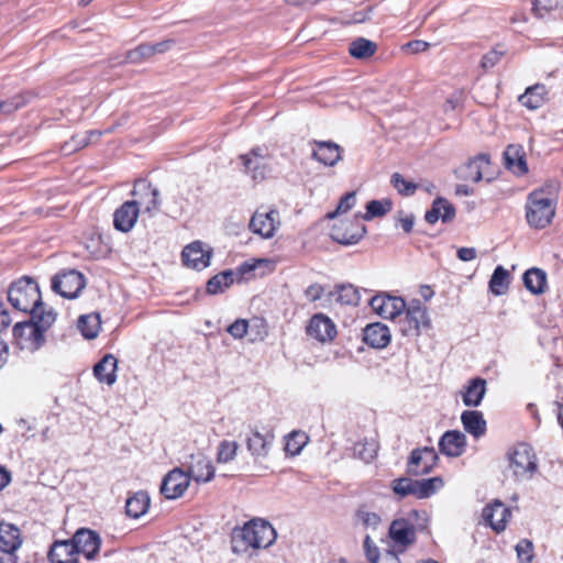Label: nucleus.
<instances>
[{"label":"nucleus","mask_w":563,"mask_h":563,"mask_svg":"<svg viewBox=\"0 0 563 563\" xmlns=\"http://www.w3.org/2000/svg\"><path fill=\"white\" fill-rule=\"evenodd\" d=\"M277 533L273 526L263 519H252L231 534V550L238 555L252 556L256 550L269 548Z\"/></svg>","instance_id":"nucleus-1"},{"label":"nucleus","mask_w":563,"mask_h":563,"mask_svg":"<svg viewBox=\"0 0 563 563\" xmlns=\"http://www.w3.org/2000/svg\"><path fill=\"white\" fill-rule=\"evenodd\" d=\"M8 300L14 309L29 312L41 303L40 287L33 278L23 276L10 285Z\"/></svg>","instance_id":"nucleus-2"},{"label":"nucleus","mask_w":563,"mask_h":563,"mask_svg":"<svg viewBox=\"0 0 563 563\" xmlns=\"http://www.w3.org/2000/svg\"><path fill=\"white\" fill-rule=\"evenodd\" d=\"M525 209L529 227L541 230L551 224L556 206L550 199L541 198L539 192H530Z\"/></svg>","instance_id":"nucleus-3"},{"label":"nucleus","mask_w":563,"mask_h":563,"mask_svg":"<svg viewBox=\"0 0 563 563\" xmlns=\"http://www.w3.org/2000/svg\"><path fill=\"white\" fill-rule=\"evenodd\" d=\"M443 484V479L438 476L421 481L401 477L393 481L391 488L400 497L411 495L418 499H423L435 494Z\"/></svg>","instance_id":"nucleus-4"},{"label":"nucleus","mask_w":563,"mask_h":563,"mask_svg":"<svg viewBox=\"0 0 563 563\" xmlns=\"http://www.w3.org/2000/svg\"><path fill=\"white\" fill-rule=\"evenodd\" d=\"M398 329L405 336H418L422 327H429L427 309L419 300L409 305L398 317Z\"/></svg>","instance_id":"nucleus-5"},{"label":"nucleus","mask_w":563,"mask_h":563,"mask_svg":"<svg viewBox=\"0 0 563 563\" xmlns=\"http://www.w3.org/2000/svg\"><path fill=\"white\" fill-rule=\"evenodd\" d=\"M85 287V276L76 269L63 271L52 278V290L67 299L77 298Z\"/></svg>","instance_id":"nucleus-6"},{"label":"nucleus","mask_w":563,"mask_h":563,"mask_svg":"<svg viewBox=\"0 0 563 563\" xmlns=\"http://www.w3.org/2000/svg\"><path fill=\"white\" fill-rule=\"evenodd\" d=\"M22 545L20 529L4 521L0 522V563H18L16 551Z\"/></svg>","instance_id":"nucleus-7"},{"label":"nucleus","mask_w":563,"mask_h":563,"mask_svg":"<svg viewBox=\"0 0 563 563\" xmlns=\"http://www.w3.org/2000/svg\"><path fill=\"white\" fill-rule=\"evenodd\" d=\"M244 170L254 181H262L271 172L269 153L266 147L256 146L240 156Z\"/></svg>","instance_id":"nucleus-8"},{"label":"nucleus","mask_w":563,"mask_h":563,"mask_svg":"<svg viewBox=\"0 0 563 563\" xmlns=\"http://www.w3.org/2000/svg\"><path fill=\"white\" fill-rule=\"evenodd\" d=\"M509 467L516 477H531L538 467L532 448L526 443L516 445L509 454Z\"/></svg>","instance_id":"nucleus-9"},{"label":"nucleus","mask_w":563,"mask_h":563,"mask_svg":"<svg viewBox=\"0 0 563 563\" xmlns=\"http://www.w3.org/2000/svg\"><path fill=\"white\" fill-rule=\"evenodd\" d=\"M366 233V228L361 223L360 217L335 223L330 230L331 239L342 245L358 243Z\"/></svg>","instance_id":"nucleus-10"},{"label":"nucleus","mask_w":563,"mask_h":563,"mask_svg":"<svg viewBox=\"0 0 563 563\" xmlns=\"http://www.w3.org/2000/svg\"><path fill=\"white\" fill-rule=\"evenodd\" d=\"M439 462L438 453L433 446H424L411 451L407 462V474L420 476L429 474Z\"/></svg>","instance_id":"nucleus-11"},{"label":"nucleus","mask_w":563,"mask_h":563,"mask_svg":"<svg viewBox=\"0 0 563 563\" xmlns=\"http://www.w3.org/2000/svg\"><path fill=\"white\" fill-rule=\"evenodd\" d=\"M13 336L21 350L37 351L45 343V335L30 320L13 327Z\"/></svg>","instance_id":"nucleus-12"},{"label":"nucleus","mask_w":563,"mask_h":563,"mask_svg":"<svg viewBox=\"0 0 563 563\" xmlns=\"http://www.w3.org/2000/svg\"><path fill=\"white\" fill-rule=\"evenodd\" d=\"M77 555L82 554L87 560H93L101 548L100 534L88 528L78 529L70 539Z\"/></svg>","instance_id":"nucleus-13"},{"label":"nucleus","mask_w":563,"mask_h":563,"mask_svg":"<svg viewBox=\"0 0 563 563\" xmlns=\"http://www.w3.org/2000/svg\"><path fill=\"white\" fill-rule=\"evenodd\" d=\"M279 225V212L275 209H257L251 218L250 229L264 239L274 236Z\"/></svg>","instance_id":"nucleus-14"},{"label":"nucleus","mask_w":563,"mask_h":563,"mask_svg":"<svg viewBox=\"0 0 563 563\" xmlns=\"http://www.w3.org/2000/svg\"><path fill=\"white\" fill-rule=\"evenodd\" d=\"M372 309L385 319H397L406 309L405 300L401 297L382 292L369 300Z\"/></svg>","instance_id":"nucleus-15"},{"label":"nucleus","mask_w":563,"mask_h":563,"mask_svg":"<svg viewBox=\"0 0 563 563\" xmlns=\"http://www.w3.org/2000/svg\"><path fill=\"white\" fill-rule=\"evenodd\" d=\"M132 196L137 197L136 200H142L144 203H140V208L143 207V211L153 217L159 209V190L152 186L151 183L144 179H137L134 183Z\"/></svg>","instance_id":"nucleus-16"},{"label":"nucleus","mask_w":563,"mask_h":563,"mask_svg":"<svg viewBox=\"0 0 563 563\" xmlns=\"http://www.w3.org/2000/svg\"><path fill=\"white\" fill-rule=\"evenodd\" d=\"M140 203H144V201L129 200L114 211L113 225L115 230L126 233L134 228L140 214Z\"/></svg>","instance_id":"nucleus-17"},{"label":"nucleus","mask_w":563,"mask_h":563,"mask_svg":"<svg viewBox=\"0 0 563 563\" xmlns=\"http://www.w3.org/2000/svg\"><path fill=\"white\" fill-rule=\"evenodd\" d=\"M190 483L189 475L180 468H174L163 479L161 493L167 499H176L187 490Z\"/></svg>","instance_id":"nucleus-18"},{"label":"nucleus","mask_w":563,"mask_h":563,"mask_svg":"<svg viewBox=\"0 0 563 563\" xmlns=\"http://www.w3.org/2000/svg\"><path fill=\"white\" fill-rule=\"evenodd\" d=\"M307 334L319 342H330L336 336V327L328 316L316 313L309 320Z\"/></svg>","instance_id":"nucleus-19"},{"label":"nucleus","mask_w":563,"mask_h":563,"mask_svg":"<svg viewBox=\"0 0 563 563\" xmlns=\"http://www.w3.org/2000/svg\"><path fill=\"white\" fill-rule=\"evenodd\" d=\"M211 252L203 250L200 241L188 244L181 252V260L185 266L201 271L209 266Z\"/></svg>","instance_id":"nucleus-20"},{"label":"nucleus","mask_w":563,"mask_h":563,"mask_svg":"<svg viewBox=\"0 0 563 563\" xmlns=\"http://www.w3.org/2000/svg\"><path fill=\"white\" fill-rule=\"evenodd\" d=\"M274 435L262 434L256 427L250 426L245 439L246 449L255 460L266 459L269 454Z\"/></svg>","instance_id":"nucleus-21"},{"label":"nucleus","mask_w":563,"mask_h":563,"mask_svg":"<svg viewBox=\"0 0 563 563\" xmlns=\"http://www.w3.org/2000/svg\"><path fill=\"white\" fill-rule=\"evenodd\" d=\"M311 157L325 166H334L341 161L342 148L332 141H313Z\"/></svg>","instance_id":"nucleus-22"},{"label":"nucleus","mask_w":563,"mask_h":563,"mask_svg":"<svg viewBox=\"0 0 563 563\" xmlns=\"http://www.w3.org/2000/svg\"><path fill=\"white\" fill-rule=\"evenodd\" d=\"M189 478L195 479L196 482H210L214 476V467L212 462L202 453H197L190 455V461L188 462V472Z\"/></svg>","instance_id":"nucleus-23"},{"label":"nucleus","mask_w":563,"mask_h":563,"mask_svg":"<svg viewBox=\"0 0 563 563\" xmlns=\"http://www.w3.org/2000/svg\"><path fill=\"white\" fill-rule=\"evenodd\" d=\"M510 510L500 500H494L483 509V519L497 532L506 529Z\"/></svg>","instance_id":"nucleus-24"},{"label":"nucleus","mask_w":563,"mask_h":563,"mask_svg":"<svg viewBox=\"0 0 563 563\" xmlns=\"http://www.w3.org/2000/svg\"><path fill=\"white\" fill-rule=\"evenodd\" d=\"M466 448V437L457 430L446 431L439 441V450L451 457L461 456Z\"/></svg>","instance_id":"nucleus-25"},{"label":"nucleus","mask_w":563,"mask_h":563,"mask_svg":"<svg viewBox=\"0 0 563 563\" xmlns=\"http://www.w3.org/2000/svg\"><path fill=\"white\" fill-rule=\"evenodd\" d=\"M47 559L51 563H80L71 540H56L49 548Z\"/></svg>","instance_id":"nucleus-26"},{"label":"nucleus","mask_w":563,"mask_h":563,"mask_svg":"<svg viewBox=\"0 0 563 563\" xmlns=\"http://www.w3.org/2000/svg\"><path fill=\"white\" fill-rule=\"evenodd\" d=\"M490 165L489 155L478 154L459 169V177L464 180L478 183L483 179L485 169Z\"/></svg>","instance_id":"nucleus-27"},{"label":"nucleus","mask_w":563,"mask_h":563,"mask_svg":"<svg viewBox=\"0 0 563 563\" xmlns=\"http://www.w3.org/2000/svg\"><path fill=\"white\" fill-rule=\"evenodd\" d=\"M363 340L374 349H384L390 342V331L380 322L371 323L363 330Z\"/></svg>","instance_id":"nucleus-28"},{"label":"nucleus","mask_w":563,"mask_h":563,"mask_svg":"<svg viewBox=\"0 0 563 563\" xmlns=\"http://www.w3.org/2000/svg\"><path fill=\"white\" fill-rule=\"evenodd\" d=\"M505 167L517 175H523L528 172L525 158L523 147L519 144H510L504 152Z\"/></svg>","instance_id":"nucleus-29"},{"label":"nucleus","mask_w":563,"mask_h":563,"mask_svg":"<svg viewBox=\"0 0 563 563\" xmlns=\"http://www.w3.org/2000/svg\"><path fill=\"white\" fill-rule=\"evenodd\" d=\"M455 217V208L445 198L438 197L433 200L430 210L426 212L424 219L428 223L434 224L439 219L442 222H450Z\"/></svg>","instance_id":"nucleus-30"},{"label":"nucleus","mask_w":563,"mask_h":563,"mask_svg":"<svg viewBox=\"0 0 563 563\" xmlns=\"http://www.w3.org/2000/svg\"><path fill=\"white\" fill-rule=\"evenodd\" d=\"M118 360L112 354H106L95 366L93 375L100 382L111 386L117 380Z\"/></svg>","instance_id":"nucleus-31"},{"label":"nucleus","mask_w":563,"mask_h":563,"mask_svg":"<svg viewBox=\"0 0 563 563\" xmlns=\"http://www.w3.org/2000/svg\"><path fill=\"white\" fill-rule=\"evenodd\" d=\"M461 421L464 430L475 439L486 433V420L481 411L465 410L461 415Z\"/></svg>","instance_id":"nucleus-32"},{"label":"nucleus","mask_w":563,"mask_h":563,"mask_svg":"<svg viewBox=\"0 0 563 563\" xmlns=\"http://www.w3.org/2000/svg\"><path fill=\"white\" fill-rule=\"evenodd\" d=\"M389 536L397 544L402 547L413 543L416 539L413 526L405 519H398L391 522Z\"/></svg>","instance_id":"nucleus-33"},{"label":"nucleus","mask_w":563,"mask_h":563,"mask_svg":"<svg viewBox=\"0 0 563 563\" xmlns=\"http://www.w3.org/2000/svg\"><path fill=\"white\" fill-rule=\"evenodd\" d=\"M486 393V380L481 377L472 378L462 391L463 404L467 407H478Z\"/></svg>","instance_id":"nucleus-34"},{"label":"nucleus","mask_w":563,"mask_h":563,"mask_svg":"<svg viewBox=\"0 0 563 563\" xmlns=\"http://www.w3.org/2000/svg\"><path fill=\"white\" fill-rule=\"evenodd\" d=\"M548 90L544 85L537 84L526 89L525 93L519 97L522 106L530 110L541 108L547 101Z\"/></svg>","instance_id":"nucleus-35"},{"label":"nucleus","mask_w":563,"mask_h":563,"mask_svg":"<svg viewBox=\"0 0 563 563\" xmlns=\"http://www.w3.org/2000/svg\"><path fill=\"white\" fill-rule=\"evenodd\" d=\"M29 313L31 314L30 321L35 324L43 334L52 327L57 316L53 308H47L42 301L38 303V307H34Z\"/></svg>","instance_id":"nucleus-36"},{"label":"nucleus","mask_w":563,"mask_h":563,"mask_svg":"<svg viewBox=\"0 0 563 563\" xmlns=\"http://www.w3.org/2000/svg\"><path fill=\"white\" fill-rule=\"evenodd\" d=\"M150 507V496L146 492H137L126 499L125 512L131 518H140Z\"/></svg>","instance_id":"nucleus-37"},{"label":"nucleus","mask_w":563,"mask_h":563,"mask_svg":"<svg viewBox=\"0 0 563 563\" xmlns=\"http://www.w3.org/2000/svg\"><path fill=\"white\" fill-rule=\"evenodd\" d=\"M523 284L526 288L534 295H540L547 288V274L544 271L532 267L523 274Z\"/></svg>","instance_id":"nucleus-38"},{"label":"nucleus","mask_w":563,"mask_h":563,"mask_svg":"<svg viewBox=\"0 0 563 563\" xmlns=\"http://www.w3.org/2000/svg\"><path fill=\"white\" fill-rule=\"evenodd\" d=\"M377 51V44L365 37H357L350 43L349 53L356 59H367Z\"/></svg>","instance_id":"nucleus-39"},{"label":"nucleus","mask_w":563,"mask_h":563,"mask_svg":"<svg viewBox=\"0 0 563 563\" xmlns=\"http://www.w3.org/2000/svg\"><path fill=\"white\" fill-rule=\"evenodd\" d=\"M77 327L85 339H95L101 328L100 316L98 313L80 316Z\"/></svg>","instance_id":"nucleus-40"},{"label":"nucleus","mask_w":563,"mask_h":563,"mask_svg":"<svg viewBox=\"0 0 563 563\" xmlns=\"http://www.w3.org/2000/svg\"><path fill=\"white\" fill-rule=\"evenodd\" d=\"M234 274L232 271L221 272L211 277L207 283V292L216 295L224 291L230 285L233 284Z\"/></svg>","instance_id":"nucleus-41"},{"label":"nucleus","mask_w":563,"mask_h":563,"mask_svg":"<svg viewBox=\"0 0 563 563\" xmlns=\"http://www.w3.org/2000/svg\"><path fill=\"white\" fill-rule=\"evenodd\" d=\"M509 273L503 266H497L490 277L489 280V290L496 295L500 296L506 294L509 286Z\"/></svg>","instance_id":"nucleus-42"},{"label":"nucleus","mask_w":563,"mask_h":563,"mask_svg":"<svg viewBox=\"0 0 563 563\" xmlns=\"http://www.w3.org/2000/svg\"><path fill=\"white\" fill-rule=\"evenodd\" d=\"M153 56V51L151 49L150 43H144L139 45L137 47L130 49L125 53L124 59L120 62V64L131 63V64H140Z\"/></svg>","instance_id":"nucleus-43"},{"label":"nucleus","mask_w":563,"mask_h":563,"mask_svg":"<svg viewBox=\"0 0 563 563\" xmlns=\"http://www.w3.org/2000/svg\"><path fill=\"white\" fill-rule=\"evenodd\" d=\"M391 210V201L388 199L384 200H371L366 205V212L362 216L363 220L369 221L375 217H383Z\"/></svg>","instance_id":"nucleus-44"},{"label":"nucleus","mask_w":563,"mask_h":563,"mask_svg":"<svg viewBox=\"0 0 563 563\" xmlns=\"http://www.w3.org/2000/svg\"><path fill=\"white\" fill-rule=\"evenodd\" d=\"M239 444L235 441L223 440L218 445L217 462L229 463L236 456Z\"/></svg>","instance_id":"nucleus-45"},{"label":"nucleus","mask_w":563,"mask_h":563,"mask_svg":"<svg viewBox=\"0 0 563 563\" xmlns=\"http://www.w3.org/2000/svg\"><path fill=\"white\" fill-rule=\"evenodd\" d=\"M354 454L365 463L372 462L377 453V444L374 441H364L355 443Z\"/></svg>","instance_id":"nucleus-46"},{"label":"nucleus","mask_w":563,"mask_h":563,"mask_svg":"<svg viewBox=\"0 0 563 563\" xmlns=\"http://www.w3.org/2000/svg\"><path fill=\"white\" fill-rule=\"evenodd\" d=\"M336 301L342 305L356 306L360 301L357 289L352 285H341L336 287Z\"/></svg>","instance_id":"nucleus-47"},{"label":"nucleus","mask_w":563,"mask_h":563,"mask_svg":"<svg viewBox=\"0 0 563 563\" xmlns=\"http://www.w3.org/2000/svg\"><path fill=\"white\" fill-rule=\"evenodd\" d=\"M307 435L300 431H294L289 434L286 441L285 451L290 455H297L301 452L307 443Z\"/></svg>","instance_id":"nucleus-48"},{"label":"nucleus","mask_w":563,"mask_h":563,"mask_svg":"<svg viewBox=\"0 0 563 563\" xmlns=\"http://www.w3.org/2000/svg\"><path fill=\"white\" fill-rule=\"evenodd\" d=\"M390 183L394 188L402 196H412L418 188L417 184L406 180L399 173L391 175Z\"/></svg>","instance_id":"nucleus-49"},{"label":"nucleus","mask_w":563,"mask_h":563,"mask_svg":"<svg viewBox=\"0 0 563 563\" xmlns=\"http://www.w3.org/2000/svg\"><path fill=\"white\" fill-rule=\"evenodd\" d=\"M356 203V195L354 191L345 194L339 201L336 209L329 213V218H334L339 214L346 213L350 211Z\"/></svg>","instance_id":"nucleus-50"},{"label":"nucleus","mask_w":563,"mask_h":563,"mask_svg":"<svg viewBox=\"0 0 563 563\" xmlns=\"http://www.w3.org/2000/svg\"><path fill=\"white\" fill-rule=\"evenodd\" d=\"M560 190V184L556 180H549L542 187L534 189L532 192H539L541 198L550 199L556 205V197Z\"/></svg>","instance_id":"nucleus-51"},{"label":"nucleus","mask_w":563,"mask_h":563,"mask_svg":"<svg viewBox=\"0 0 563 563\" xmlns=\"http://www.w3.org/2000/svg\"><path fill=\"white\" fill-rule=\"evenodd\" d=\"M559 5L558 0H534L532 2V10L539 18H543Z\"/></svg>","instance_id":"nucleus-52"},{"label":"nucleus","mask_w":563,"mask_h":563,"mask_svg":"<svg viewBox=\"0 0 563 563\" xmlns=\"http://www.w3.org/2000/svg\"><path fill=\"white\" fill-rule=\"evenodd\" d=\"M101 135L100 131L92 130L85 133V135H76L71 139L74 146L69 150L76 151L78 148L87 146L93 139H98Z\"/></svg>","instance_id":"nucleus-53"},{"label":"nucleus","mask_w":563,"mask_h":563,"mask_svg":"<svg viewBox=\"0 0 563 563\" xmlns=\"http://www.w3.org/2000/svg\"><path fill=\"white\" fill-rule=\"evenodd\" d=\"M249 329V322L244 319H239L234 321L231 325L228 328V332L234 338V339H243L245 334L247 333Z\"/></svg>","instance_id":"nucleus-54"},{"label":"nucleus","mask_w":563,"mask_h":563,"mask_svg":"<svg viewBox=\"0 0 563 563\" xmlns=\"http://www.w3.org/2000/svg\"><path fill=\"white\" fill-rule=\"evenodd\" d=\"M516 551H517L518 558L521 561L529 562L532 559V542H530L529 540H526V539L521 540L516 545Z\"/></svg>","instance_id":"nucleus-55"},{"label":"nucleus","mask_w":563,"mask_h":563,"mask_svg":"<svg viewBox=\"0 0 563 563\" xmlns=\"http://www.w3.org/2000/svg\"><path fill=\"white\" fill-rule=\"evenodd\" d=\"M364 549L366 553V558L371 563H377L378 558L380 556L378 548L372 541V539L367 536L364 540Z\"/></svg>","instance_id":"nucleus-56"},{"label":"nucleus","mask_w":563,"mask_h":563,"mask_svg":"<svg viewBox=\"0 0 563 563\" xmlns=\"http://www.w3.org/2000/svg\"><path fill=\"white\" fill-rule=\"evenodd\" d=\"M501 51L492 49L487 54H485L482 58V67L485 69L494 67L503 56Z\"/></svg>","instance_id":"nucleus-57"},{"label":"nucleus","mask_w":563,"mask_h":563,"mask_svg":"<svg viewBox=\"0 0 563 563\" xmlns=\"http://www.w3.org/2000/svg\"><path fill=\"white\" fill-rule=\"evenodd\" d=\"M323 292V286L320 284H313L306 289L305 295L310 301H317L322 297Z\"/></svg>","instance_id":"nucleus-58"},{"label":"nucleus","mask_w":563,"mask_h":563,"mask_svg":"<svg viewBox=\"0 0 563 563\" xmlns=\"http://www.w3.org/2000/svg\"><path fill=\"white\" fill-rule=\"evenodd\" d=\"M477 251L474 247H461L457 250V258L463 262H470L476 258Z\"/></svg>","instance_id":"nucleus-59"},{"label":"nucleus","mask_w":563,"mask_h":563,"mask_svg":"<svg viewBox=\"0 0 563 563\" xmlns=\"http://www.w3.org/2000/svg\"><path fill=\"white\" fill-rule=\"evenodd\" d=\"M174 44V41L172 40H165L155 44H151V49L153 51V56L155 54H162L167 52L172 45Z\"/></svg>","instance_id":"nucleus-60"},{"label":"nucleus","mask_w":563,"mask_h":563,"mask_svg":"<svg viewBox=\"0 0 563 563\" xmlns=\"http://www.w3.org/2000/svg\"><path fill=\"white\" fill-rule=\"evenodd\" d=\"M377 563H400V560L396 551L387 550L378 558Z\"/></svg>","instance_id":"nucleus-61"},{"label":"nucleus","mask_w":563,"mask_h":563,"mask_svg":"<svg viewBox=\"0 0 563 563\" xmlns=\"http://www.w3.org/2000/svg\"><path fill=\"white\" fill-rule=\"evenodd\" d=\"M429 43L420 40L411 41L407 44L408 49L411 53H421L428 49Z\"/></svg>","instance_id":"nucleus-62"},{"label":"nucleus","mask_w":563,"mask_h":563,"mask_svg":"<svg viewBox=\"0 0 563 563\" xmlns=\"http://www.w3.org/2000/svg\"><path fill=\"white\" fill-rule=\"evenodd\" d=\"M11 323L9 312L4 309L3 303L0 301V332L5 330Z\"/></svg>","instance_id":"nucleus-63"},{"label":"nucleus","mask_w":563,"mask_h":563,"mask_svg":"<svg viewBox=\"0 0 563 563\" xmlns=\"http://www.w3.org/2000/svg\"><path fill=\"white\" fill-rule=\"evenodd\" d=\"M362 519L366 526L376 527L380 522L379 516L375 512H365L363 514Z\"/></svg>","instance_id":"nucleus-64"}]
</instances>
